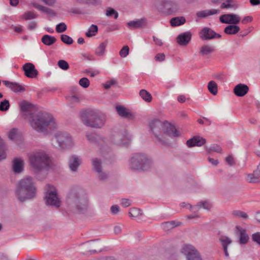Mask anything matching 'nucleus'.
Wrapping results in <instances>:
<instances>
[{
	"label": "nucleus",
	"mask_w": 260,
	"mask_h": 260,
	"mask_svg": "<svg viewBox=\"0 0 260 260\" xmlns=\"http://www.w3.org/2000/svg\"><path fill=\"white\" fill-rule=\"evenodd\" d=\"M200 36L203 40H209L221 37L220 34L215 32L213 30L208 27H205L201 30Z\"/></svg>",
	"instance_id": "obj_12"
},
{
	"label": "nucleus",
	"mask_w": 260,
	"mask_h": 260,
	"mask_svg": "<svg viewBox=\"0 0 260 260\" xmlns=\"http://www.w3.org/2000/svg\"><path fill=\"white\" fill-rule=\"evenodd\" d=\"M44 200L48 206L59 208L61 205V201L56 190L47 191L45 194Z\"/></svg>",
	"instance_id": "obj_10"
},
{
	"label": "nucleus",
	"mask_w": 260,
	"mask_h": 260,
	"mask_svg": "<svg viewBox=\"0 0 260 260\" xmlns=\"http://www.w3.org/2000/svg\"><path fill=\"white\" fill-rule=\"evenodd\" d=\"M4 84L14 92H23L25 90V88L19 83L15 82H10L7 80H3Z\"/></svg>",
	"instance_id": "obj_19"
},
{
	"label": "nucleus",
	"mask_w": 260,
	"mask_h": 260,
	"mask_svg": "<svg viewBox=\"0 0 260 260\" xmlns=\"http://www.w3.org/2000/svg\"><path fill=\"white\" fill-rule=\"evenodd\" d=\"M206 142V140L205 138L196 136L188 140L186 144L188 147L191 148L194 146H202L204 145Z\"/></svg>",
	"instance_id": "obj_17"
},
{
	"label": "nucleus",
	"mask_w": 260,
	"mask_h": 260,
	"mask_svg": "<svg viewBox=\"0 0 260 260\" xmlns=\"http://www.w3.org/2000/svg\"><path fill=\"white\" fill-rule=\"evenodd\" d=\"M87 138L89 141L93 143H98L101 137L94 134H90L86 135Z\"/></svg>",
	"instance_id": "obj_41"
},
{
	"label": "nucleus",
	"mask_w": 260,
	"mask_h": 260,
	"mask_svg": "<svg viewBox=\"0 0 260 260\" xmlns=\"http://www.w3.org/2000/svg\"><path fill=\"white\" fill-rule=\"evenodd\" d=\"M131 202L128 199H122L121 200V205L124 207H127L131 205Z\"/></svg>",
	"instance_id": "obj_62"
},
{
	"label": "nucleus",
	"mask_w": 260,
	"mask_h": 260,
	"mask_svg": "<svg viewBox=\"0 0 260 260\" xmlns=\"http://www.w3.org/2000/svg\"><path fill=\"white\" fill-rule=\"evenodd\" d=\"M116 81L115 80H111L110 81H107L104 85V88L106 89H109L111 86L116 83Z\"/></svg>",
	"instance_id": "obj_59"
},
{
	"label": "nucleus",
	"mask_w": 260,
	"mask_h": 260,
	"mask_svg": "<svg viewBox=\"0 0 260 260\" xmlns=\"http://www.w3.org/2000/svg\"><path fill=\"white\" fill-rule=\"evenodd\" d=\"M161 226L162 229L165 231H169L172 229L171 227L170 223H169V221L164 222L161 224Z\"/></svg>",
	"instance_id": "obj_61"
},
{
	"label": "nucleus",
	"mask_w": 260,
	"mask_h": 260,
	"mask_svg": "<svg viewBox=\"0 0 260 260\" xmlns=\"http://www.w3.org/2000/svg\"><path fill=\"white\" fill-rule=\"evenodd\" d=\"M236 231L239 233V243L241 244H246L249 239V236L246 233V231L239 226H236Z\"/></svg>",
	"instance_id": "obj_24"
},
{
	"label": "nucleus",
	"mask_w": 260,
	"mask_h": 260,
	"mask_svg": "<svg viewBox=\"0 0 260 260\" xmlns=\"http://www.w3.org/2000/svg\"><path fill=\"white\" fill-rule=\"evenodd\" d=\"M116 110L117 113L122 117L127 118L129 119H133L134 118V115L123 106L117 105Z\"/></svg>",
	"instance_id": "obj_22"
},
{
	"label": "nucleus",
	"mask_w": 260,
	"mask_h": 260,
	"mask_svg": "<svg viewBox=\"0 0 260 260\" xmlns=\"http://www.w3.org/2000/svg\"><path fill=\"white\" fill-rule=\"evenodd\" d=\"M147 19L142 18L137 20L130 21L127 23V27L131 29L140 28L146 25Z\"/></svg>",
	"instance_id": "obj_21"
},
{
	"label": "nucleus",
	"mask_w": 260,
	"mask_h": 260,
	"mask_svg": "<svg viewBox=\"0 0 260 260\" xmlns=\"http://www.w3.org/2000/svg\"><path fill=\"white\" fill-rule=\"evenodd\" d=\"M79 84L82 87L86 88L89 86L90 82L87 78L83 77L80 79Z\"/></svg>",
	"instance_id": "obj_50"
},
{
	"label": "nucleus",
	"mask_w": 260,
	"mask_h": 260,
	"mask_svg": "<svg viewBox=\"0 0 260 260\" xmlns=\"http://www.w3.org/2000/svg\"><path fill=\"white\" fill-rule=\"evenodd\" d=\"M192 37L190 31H186L179 34L177 37V42L180 46L187 45L191 40Z\"/></svg>",
	"instance_id": "obj_18"
},
{
	"label": "nucleus",
	"mask_w": 260,
	"mask_h": 260,
	"mask_svg": "<svg viewBox=\"0 0 260 260\" xmlns=\"http://www.w3.org/2000/svg\"><path fill=\"white\" fill-rule=\"evenodd\" d=\"M155 59L158 61H162L165 59V55L164 53H158L155 56Z\"/></svg>",
	"instance_id": "obj_58"
},
{
	"label": "nucleus",
	"mask_w": 260,
	"mask_h": 260,
	"mask_svg": "<svg viewBox=\"0 0 260 260\" xmlns=\"http://www.w3.org/2000/svg\"><path fill=\"white\" fill-rule=\"evenodd\" d=\"M29 160L30 167L35 173L48 170L50 166V158L44 151L33 153L29 155Z\"/></svg>",
	"instance_id": "obj_5"
},
{
	"label": "nucleus",
	"mask_w": 260,
	"mask_h": 260,
	"mask_svg": "<svg viewBox=\"0 0 260 260\" xmlns=\"http://www.w3.org/2000/svg\"><path fill=\"white\" fill-rule=\"evenodd\" d=\"M240 29V27L237 24L229 25L224 28V32L227 35H235Z\"/></svg>",
	"instance_id": "obj_28"
},
{
	"label": "nucleus",
	"mask_w": 260,
	"mask_h": 260,
	"mask_svg": "<svg viewBox=\"0 0 260 260\" xmlns=\"http://www.w3.org/2000/svg\"><path fill=\"white\" fill-rule=\"evenodd\" d=\"M152 160L145 154L136 153L129 159V168L133 170L147 171L152 167Z\"/></svg>",
	"instance_id": "obj_6"
},
{
	"label": "nucleus",
	"mask_w": 260,
	"mask_h": 260,
	"mask_svg": "<svg viewBox=\"0 0 260 260\" xmlns=\"http://www.w3.org/2000/svg\"><path fill=\"white\" fill-rule=\"evenodd\" d=\"M37 22L35 21H32L29 22L28 25V29L29 30L34 29L37 26Z\"/></svg>",
	"instance_id": "obj_64"
},
{
	"label": "nucleus",
	"mask_w": 260,
	"mask_h": 260,
	"mask_svg": "<svg viewBox=\"0 0 260 260\" xmlns=\"http://www.w3.org/2000/svg\"><path fill=\"white\" fill-rule=\"evenodd\" d=\"M108 44V41H105L102 42L100 45L96 48L95 53L98 56H103L105 54V49Z\"/></svg>",
	"instance_id": "obj_33"
},
{
	"label": "nucleus",
	"mask_w": 260,
	"mask_h": 260,
	"mask_svg": "<svg viewBox=\"0 0 260 260\" xmlns=\"http://www.w3.org/2000/svg\"><path fill=\"white\" fill-rule=\"evenodd\" d=\"M37 15L31 11H27L21 16V18L25 20H28L36 18Z\"/></svg>",
	"instance_id": "obj_40"
},
{
	"label": "nucleus",
	"mask_w": 260,
	"mask_h": 260,
	"mask_svg": "<svg viewBox=\"0 0 260 260\" xmlns=\"http://www.w3.org/2000/svg\"><path fill=\"white\" fill-rule=\"evenodd\" d=\"M129 47L128 46H123L119 51V55L121 57L124 58L127 56L129 53Z\"/></svg>",
	"instance_id": "obj_51"
},
{
	"label": "nucleus",
	"mask_w": 260,
	"mask_h": 260,
	"mask_svg": "<svg viewBox=\"0 0 260 260\" xmlns=\"http://www.w3.org/2000/svg\"><path fill=\"white\" fill-rule=\"evenodd\" d=\"M251 238L253 241L260 245V232L254 233Z\"/></svg>",
	"instance_id": "obj_53"
},
{
	"label": "nucleus",
	"mask_w": 260,
	"mask_h": 260,
	"mask_svg": "<svg viewBox=\"0 0 260 260\" xmlns=\"http://www.w3.org/2000/svg\"><path fill=\"white\" fill-rule=\"evenodd\" d=\"M140 96L146 102H150L152 101L151 94L145 89H141L139 92Z\"/></svg>",
	"instance_id": "obj_37"
},
{
	"label": "nucleus",
	"mask_w": 260,
	"mask_h": 260,
	"mask_svg": "<svg viewBox=\"0 0 260 260\" xmlns=\"http://www.w3.org/2000/svg\"><path fill=\"white\" fill-rule=\"evenodd\" d=\"M119 211V207L118 205H113L111 207V212L114 214H117Z\"/></svg>",
	"instance_id": "obj_60"
},
{
	"label": "nucleus",
	"mask_w": 260,
	"mask_h": 260,
	"mask_svg": "<svg viewBox=\"0 0 260 260\" xmlns=\"http://www.w3.org/2000/svg\"><path fill=\"white\" fill-rule=\"evenodd\" d=\"M68 211L72 213H83L87 208L88 199L83 191L78 188H72L66 198Z\"/></svg>",
	"instance_id": "obj_1"
},
{
	"label": "nucleus",
	"mask_w": 260,
	"mask_h": 260,
	"mask_svg": "<svg viewBox=\"0 0 260 260\" xmlns=\"http://www.w3.org/2000/svg\"><path fill=\"white\" fill-rule=\"evenodd\" d=\"M67 29L66 24L63 22H60L56 26V31L58 33L64 32Z\"/></svg>",
	"instance_id": "obj_48"
},
{
	"label": "nucleus",
	"mask_w": 260,
	"mask_h": 260,
	"mask_svg": "<svg viewBox=\"0 0 260 260\" xmlns=\"http://www.w3.org/2000/svg\"><path fill=\"white\" fill-rule=\"evenodd\" d=\"M10 105L8 100H4L0 102V111L5 112L9 110Z\"/></svg>",
	"instance_id": "obj_43"
},
{
	"label": "nucleus",
	"mask_w": 260,
	"mask_h": 260,
	"mask_svg": "<svg viewBox=\"0 0 260 260\" xmlns=\"http://www.w3.org/2000/svg\"><path fill=\"white\" fill-rule=\"evenodd\" d=\"M157 7L160 11L169 14L176 11L177 9L176 3L171 0H161Z\"/></svg>",
	"instance_id": "obj_11"
},
{
	"label": "nucleus",
	"mask_w": 260,
	"mask_h": 260,
	"mask_svg": "<svg viewBox=\"0 0 260 260\" xmlns=\"http://www.w3.org/2000/svg\"><path fill=\"white\" fill-rule=\"evenodd\" d=\"M92 166L93 170L97 173L101 172V171L102 170L101 160L98 158L92 159Z\"/></svg>",
	"instance_id": "obj_34"
},
{
	"label": "nucleus",
	"mask_w": 260,
	"mask_h": 260,
	"mask_svg": "<svg viewBox=\"0 0 260 260\" xmlns=\"http://www.w3.org/2000/svg\"><path fill=\"white\" fill-rule=\"evenodd\" d=\"M30 5L36 9L39 10L42 12L47 14V15L54 16L56 14L54 10H53L52 9L38 4L35 2H31L30 3Z\"/></svg>",
	"instance_id": "obj_25"
},
{
	"label": "nucleus",
	"mask_w": 260,
	"mask_h": 260,
	"mask_svg": "<svg viewBox=\"0 0 260 260\" xmlns=\"http://www.w3.org/2000/svg\"><path fill=\"white\" fill-rule=\"evenodd\" d=\"M57 65L60 69L63 70H67L70 68L69 63L64 60H59L57 62Z\"/></svg>",
	"instance_id": "obj_49"
},
{
	"label": "nucleus",
	"mask_w": 260,
	"mask_h": 260,
	"mask_svg": "<svg viewBox=\"0 0 260 260\" xmlns=\"http://www.w3.org/2000/svg\"><path fill=\"white\" fill-rule=\"evenodd\" d=\"M98 32V27L96 25L91 24L88 31L85 33L87 37L90 38L96 35Z\"/></svg>",
	"instance_id": "obj_35"
},
{
	"label": "nucleus",
	"mask_w": 260,
	"mask_h": 260,
	"mask_svg": "<svg viewBox=\"0 0 260 260\" xmlns=\"http://www.w3.org/2000/svg\"><path fill=\"white\" fill-rule=\"evenodd\" d=\"M164 133L171 138L179 136V132L175 126L167 121L165 122Z\"/></svg>",
	"instance_id": "obj_16"
},
{
	"label": "nucleus",
	"mask_w": 260,
	"mask_h": 260,
	"mask_svg": "<svg viewBox=\"0 0 260 260\" xmlns=\"http://www.w3.org/2000/svg\"><path fill=\"white\" fill-rule=\"evenodd\" d=\"M57 41L56 38L49 35H44L41 39L42 42L46 46H51Z\"/></svg>",
	"instance_id": "obj_29"
},
{
	"label": "nucleus",
	"mask_w": 260,
	"mask_h": 260,
	"mask_svg": "<svg viewBox=\"0 0 260 260\" xmlns=\"http://www.w3.org/2000/svg\"><path fill=\"white\" fill-rule=\"evenodd\" d=\"M220 21L222 23L237 24L240 21V18L237 15L234 14H223L219 17Z\"/></svg>",
	"instance_id": "obj_13"
},
{
	"label": "nucleus",
	"mask_w": 260,
	"mask_h": 260,
	"mask_svg": "<svg viewBox=\"0 0 260 260\" xmlns=\"http://www.w3.org/2000/svg\"><path fill=\"white\" fill-rule=\"evenodd\" d=\"M259 178H260V164L252 174L248 175V180L249 182H255Z\"/></svg>",
	"instance_id": "obj_30"
},
{
	"label": "nucleus",
	"mask_w": 260,
	"mask_h": 260,
	"mask_svg": "<svg viewBox=\"0 0 260 260\" xmlns=\"http://www.w3.org/2000/svg\"><path fill=\"white\" fill-rule=\"evenodd\" d=\"M37 190L32 177L27 176L19 181L16 194L19 201L23 202L34 198L36 196Z\"/></svg>",
	"instance_id": "obj_3"
},
{
	"label": "nucleus",
	"mask_w": 260,
	"mask_h": 260,
	"mask_svg": "<svg viewBox=\"0 0 260 260\" xmlns=\"http://www.w3.org/2000/svg\"><path fill=\"white\" fill-rule=\"evenodd\" d=\"M52 144L56 148L60 149H69L73 144L71 137L68 134L57 133L51 139Z\"/></svg>",
	"instance_id": "obj_7"
},
{
	"label": "nucleus",
	"mask_w": 260,
	"mask_h": 260,
	"mask_svg": "<svg viewBox=\"0 0 260 260\" xmlns=\"http://www.w3.org/2000/svg\"><path fill=\"white\" fill-rule=\"evenodd\" d=\"M197 206L207 210L210 209L212 207L211 204L207 201L199 202Z\"/></svg>",
	"instance_id": "obj_47"
},
{
	"label": "nucleus",
	"mask_w": 260,
	"mask_h": 260,
	"mask_svg": "<svg viewBox=\"0 0 260 260\" xmlns=\"http://www.w3.org/2000/svg\"><path fill=\"white\" fill-rule=\"evenodd\" d=\"M106 16L108 17L113 16L115 19H117L118 17V13L113 8L109 7L106 10Z\"/></svg>",
	"instance_id": "obj_42"
},
{
	"label": "nucleus",
	"mask_w": 260,
	"mask_h": 260,
	"mask_svg": "<svg viewBox=\"0 0 260 260\" xmlns=\"http://www.w3.org/2000/svg\"><path fill=\"white\" fill-rule=\"evenodd\" d=\"M219 10L216 9L205 10L197 12L196 15L199 18H204L209 16L217 14L219 13Z\"/></svg>",
	"instance_id": "obj_26"
},
{
	"label": "nucleus",
	"mask_w": 260,
	"mask_h": 260,
	"mask_svg": "<svg viewBox=\"0 0 260 260\" xmlns=\"http://www.w3.org/2000/svg\"><path fill=\"white\" fill-rule=\"evenodd\" d=\"M60 40L63 43L67 45H71L74 42L71 37L64 34L61 35Z\"/></svg>",
	"instance_id": "obj_44"
},
{
	"label": "nucleus",
	"mask_w": 260,
	"mask_h": 260,
	"mask_svg": "<svg viewBox=\"0 0 260 260\" xmlns=\"http://www.w3.org/2000/svg\"><path fill=\"white\" fill-rule=\"evenodd\" d=\"M232 214L236 217H241L245 219L248 218V216L247 213L240 210H233L232 212Z\"/></svg>",
	"instance_id": "obj_45"
},
{
	"label": "nucleus",
	"mask_w": 260,
	"mask_h": 260,
	"mask_svg": "<svg viewBox=\"0 0 260 260\" xmlns=\"http://www.w3.org/2000/svg\"><path fill=\"white\" fill-rule=\"evenodd\" d=\"M186 22L184 17H176L170 20V24L172 26H177L183 24Z\"/></svg>",
	"instance_id": "obj_32"
},
{
	"label": "nucleus",
	"mask_w": 260,
	"mask_h": 260,
	"mask_svg": "<svg viewBox=\"0 0 260 260\" xmlns=\"http://www.w3.org/2000/svg\"><path fill=\"white\" fill-rule=\"evenodd\" d=\"M225 161L230 166H233L235 165L234 158L232 155H229L225 158Z\"/></svg>",
	"instance_id": "obj_55"
},
{
	"label": "nucleus",
	"mask_w": 260,
	"mask_h": 260,
	"mask_svg": "<svg viewBox=\"0 0 260 260\" xmlns=\"http://www.w3.org/2000/svg\"><path fill=\"white\" fill-rule=\"evenodd\" d=\"M214 51L215 48L213 46L205 45L202 47L200 53L203 56H207L212 53Z\"/></svg>",
	"instance_id": "obj_31"
},
{
	"label": "nucleus",
	"mask_w": 260,
	"mask_h": 260,
	"mask_svg": "<svg viewBox=\"0 0 260 260\" xmlns=\"http://www.w3.org/2000/svg\"><path fill=\"white\" fill-rule=\"evenodd\" d=\"M82 163L81 159L76 155H71L68 159V165L72 172H76Z\"/></svg>",
	"instance_id": "obj_15"
},
{
	"label": "nucleus",
	"mask_w": 260,
	"mask_h": 260,
	"mask_svg": "<svg viewBox=\"0 0 260 260\" xmlns=\"http://www.w3.org/2000/svg\"><path fill=\"white\" fill-rule=\"evenodd\" d=\"M78 2L81 4H92L94 5L101 4L100 0H77Z\"/></svg>",
	"instance_id": "obj_52"
},
{
	"label": "nucleus",
	"mask_w": 260,
	"mask_h": 260,
	"mask_svg": "<svg viewBox=\"0 0 260 260\" xmlns=\"http://www.w3.org/2000/svg\"><path fill=\"white\" fill-rule=\"evenodd\" d=\"M181 252L186 256V260H202L200 252L192 245L184 244Z\"/></svg>",
	"instance_id": "obj_9"
},
{
	"label": "nucleus",
	"mask_w": 260,
	"mask_h": 260,
	"mask_svg": "<svg viewBox=\"0 0 260 260\" xmlns=\"http://www.w3.org/2000/svg\"><path fill=\"white\" fill-rule=\"evenodd\" d=\"M249 91L248 86L244 84L239 83L234 89V93L239 97H242L246 95Z\"/></svg>",
	"instance_id": "obj_20"
},
{
	"label": "nucleus",
	"mask_w": 260,
	"mask_h": 260,
	"mask_svg": "<svg viewBox=\"0 0 260 260\" xmlns=\"http://www.w3.org/2000/svg\"><path fill=\"white\" fill-rule=\"evenodd\" d=\"M29 123L31 126L39 133H46L56 128L57 124L53 116L50 114L39 111L30 114Z\"/></svg>",
	"instance_id": "obj_2"
},
{
	"label": "nucleus",
	"mask_w": 260,
	"mask_h": 260,
	"mask_svg": "<svg viewBox=\"0 0 260 260\" xmlns=\"http://www.w3.org/2000/svg\"><path fill=\"white\" fill-rule=\"evenodd\" d=\"M22 70L25 76L29 78H36L38 75V71L36 69L35 65L30 62L23 64Z\"/></svg>",
	"instance_id": "obj_14"
},
{
	"label": "nucleus",
	"mask_w": 260,
	"mask_h": 260,
	"mask_svg": "<svg viewBox=\"0 0 260 260\" xmlns=\"http://www.w3.org/2000/svg\"><path fill=\"white\" fill-rule=\"evenodd\" d=\"M225 3V5L228 6V9L235 8V4L234 0H226Z\"/></svg>",
	"instance_id": "obj_63"
},
{
	"label": "nucleus",
	"mask_w": 260,
	"mask_h": 260,
	"mask_svg": "<svg viewBox=\"0 0 260 260\" xmlns=\"http://www.w3.org/2000/svg\"><path fill=\"white\" fill-rule=\"evenodd\" d=\"M141 211L139 209L133 208L130 209L128 214L131 217H136L141 214Z\"/></svg>",
	"instance_id": "obj_46"
},
{
	"label": "nucleus",
	"mask_w": 260,
	"mask_h": 260,
	"mask_svg": "<svg viewBox=\"0 0 260 260\" xmlns=\"http://www.w3.org/2000/svg\"><path fill=\"white\" fill-rule=\"evenodd\" d=\"M32 107L33 105L26 101H24L20 104V110L23 112L28 111Z\"/></svg>",
	"instance_id": "obj_38"
},
{
	"label": "nucleus",
	"mask_w": 260,
	"mask_h": 260,
	"mask_svg": "<svg viewBox=\"0 0 260 260\" xmlns=\"http://www.w3.org/2000/svg\"><path fill=\"white\" fill-rule=\"evenodd\" d=\"M24 161L21 158L16 157L13 160V170L15 173H19L23 170Z\"/></svg>",
	"instance_id": "obj_23"
},
{
	"label": "nucleus",
	"mask_w": 260,
	"mask_h": 260,
	"mask_svg": "<svg viewBox=\"0 0 260 260\" xmlns=\"http://www.w3.org/2000/svg\"><path fill=\"white\" fill-rule=\"evenodd\" d=\"M164 126L165 122H162L160 120L156 119L151 120L149 123L150 130L153 133L158 141L163 145H167L168 143L162 140L161 138L159 137L162 131H164Z\"/></svg>",
	"instance_id": "obj_8"
},
{
	"label": "nucleus",
	"mask_w": 260,
	"mask_h": 260,
	"mask_svg": "<svg viewBox=\"0 0 260 260\" xmlns=\"http://www.w3.org/2000/svg\"><path fill=\"white\" fill-rule=\"evenodd\" d=\"M80 116L83 123L86 126L99 128L104 126L106 116L95 109H88L81 111Z\"/></svg>",
	"instance_id": "obj_4"
},
{
	"label": "nucleus",
	"mask_w": 260,
	"mask_h": 260,
	"mask_svg": "<svg viewBox=\"0 0 260 260\" xmlns=\"http://www.w3.org/2000/svg\"><path fill=\"white\" fill-rule=\"evenodd\" d=\"M11 29L14 30L15 32L21 34L23 31L22 26L21 25H12L10 26Z\"/></svg>",
	"instance_id": "obj_56"
},
{
	"label": "nucleus",
	"mask_w": 260,
	"mask_h": 260,
	"mask_svg": "<svg viewBox=\"0 0 260 260\" xmlns=\"http://www.w3.org/2000/svg\"><path fill=\"white\" fill-rule=\"evenodd\" d=\"M219 241L221 242V244L222 246L225 256L226 257H229V254L228 251V245L232 243V240L228 237H225L223 238H220L219 239Z\"/></svg>",
	"instance_id": "obj_27"
},
{
	"label": "nucleus",
	"mask_w": 260,
	"mask_h": 260,
	"mask_svg": "<svg viewBox=\"0 0 260 260\" xmlns=\"http://www.w3.org/2000/svg\"><path fill=\"white\" fill-rule=\"evenodd\" d=\"M99 175V177L100 180L105 181L108 178V175L102 171H101V172H98Z\"/></svg>",
	"instance_id": "obj_57"
},
{
	"label": "nucleus",
	"mask_w": 260,
	"mask_h": 260,
	"mask_svg": "<svg viewBox=\"0 0 260 260\" xmlns=\"http://www.w3.org/2000/svg\"><path fill=\"white\" fill-rule=\"evenodd\" d=\"M205 148L208 153H210L212 152L221 153L222 151L221 147L217 144H213L209 147L206 146Z\"/></svg>",
	"instance_id": "obj_39"
},
{
	"label": "nucleus",
	"mask_w": 260,
	"mask_h": 260,
	"mask_svg": "<svg viewBox=\"0 0 260 260\" xmlns=\"http://www.w3.org/2000/svg\"><path fill=\"white\" fill-rule=\"evenodd\" d=\"M208 89L209 92L214 95L217 93L218 88L217 85L214 81H210L208 84Z\"/></svg>",
	"instance_id": "obj_36"
},
{
	"label": "nucleus",
	"mask_w": 260,
	"mask_h": 260,
	"mask_svg": "<svg viewBox=\"0 0 260 260\" xmlns=\"http://www.w3.org/2000/svg\"><path fill=\"white\" fill-rule=\"evenodd\" d=\"M17 132V129L16 128H13L8 133V138L9 139L13 140L15 138Z\"/></svg>",
	"instance_id": "obj_54"
}]
</instances>
